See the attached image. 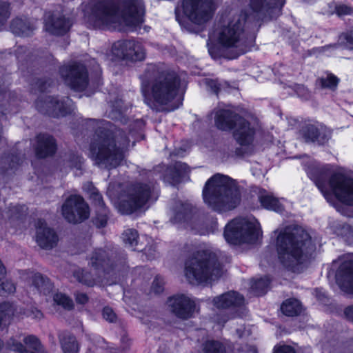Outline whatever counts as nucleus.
I'll return each mask as SVG.
<instances>
[{"label":"nucleus","instance_id":"obj_1","mask_svg":"<svg viewBox=\"0 0 353 353\" xmlns=\"http://www.w3.org/2000/svg\"><path fill=\"white\" fill-rule=\"evenodd\" d=\"M285 0H250V13L242 11L230 18L218 31L219 44L228 51L225 57L234 59L254 46L255 28L260 20L277 18Z\"/></svg>","mask_w":353,"mask_h":353},{"label":"nucleus","instance_id":"obj_2","mask_svg":"<svg viewBox=\"0 0 353 353\" xmlns=\"http://www.w3.org/2000/svg\"><path fill=\"white\" fill-rule=\"evenodd\" d=\"M144 13L141 0H91L85 8V20L90 28L104 29L121 19L138 26L143 22Z\"/></svg>","mask_w":353,"mask_h":353},{"label":"nucleus","instance_id":"obj_3","mask_svg":"<svg viewBox=\"0 0 353 353\" xmlns=\"http://www.w3.org/2000/svg\"><path fill=\"white\" fill-rule=\"evenodd\" d=\"M88 125L97 126L90 143V157L99 168L111 170L121 165L130 144L127 134L110 122L88 119Z\"/></svg>","mask_w":353,"mask_h":353},{"label":"nucleus","instance_id":"obj_4","mask_svg":"<svg viewBox=\"0 0 353 353\" xmlns=\"http://www.w3.org/2000/svg\"><path fill=\"white\" fill-rule=\"evenodd\" d=\"M144 102L152 110L171 103L178 98L181 79L174 71L150 64L140 75Z\"/></svg>","mask_w":353,"mask_h":353},{"label":"nucleus","instance_id":"obj_5","mask_svg":"<svg viewBox=\"0 0 353 353\" xmlns=\"http://www.w3.org/2000/svg\"><path fill=\"white\" fill-rule=\"evenodd\" d=\"M275 246L281 264L293 272H300L301 265L315 250L310 234L300 228L281 231Z\"/></svg>","mask_w":353,"mask_h":353},{"label":"nucleus","instance_id":"obj_6","mask_svg":"<svg viewBox=\"0 0 353 353\" xmlns=\"http://www.w3.org/2000/svg\"><path fill=\"white\" fill-rule=\"evenodd\" d=\"M203 197L210 208L219 212L233 210L241 201L235 181L221 174H216L208 180L203 190Z\"/></svg>","mask_w":353,"mask_h":353},{"label":"nucleus","instance_id":"obj_7","mask_svg":"<svg viewBox=\"0 0 353 353\" xmlns=\"http://www.w3.org/2000/svg\"><path fill=\"white\" fill-rule=\"evenodd\" d=\"M223 273V266L217 254L208 250L194 252L185 263V276L193 285L216 280Z\"/></svg>","mask_w":353,"mask_h":353},{"label":"nucleus","instance_id":"obj_8","mask_svg":"<svg viewBox=\"0 0 353 353\" xmlns=\"http://www.w3.org/2000/svg\"><path fill=\"white\" fill-rule=\"evenodd\" d=\"M329 170L327 166L319 170L316 176L311 175L310 178L322 192L327 201L334 196L339 201L348 205H353V179L340 172L333 173L326 183L323 175Z\"/></svg>","mask_w":353,"mask_h":353},{"label":"nucleus","instance_id":"obj_9","mask_svg":"<svg viewBox=\"0 0 353 353\" xmlns=\"http://www.w3.org/2000/svg\"><path fill=\"white\" fill-rule=\"evenodd\" d=\"M214 123L216 127L223 131L234 129L233 137L239 145L249 146L252 144L256 129L254 125L236 112L230 110H219L216 112Z\"/></svg>","mask_w":353,"mask_h":353},{"label":"nucleus","instance_id":"obj_10","mask_svg":"<svg viewBox=\"0 0 353 353\" xmlns=\"http://www.w3.org/2000/svg\"><path fill=\"white\" fill-rule=\"evenodd\" d=\"M223 234L230 244H255L260 238L261 231L259 223L255 219L239 217L225 225Z\"/></svg>","mask_w":353,"mask_h":353},{"label":"nucleus","instance_id":"obj_11","mask_svg":"<svg viewBox=\"0 0 353 353\" xmlns=\"http://www.w3.org/2000/svg\"><path fill=\"white\" fill-rule=\"evenodd\" d=\"M157 197L155 183L137 182L128 189L127 199L121 202L119 210L123 214H132L143 208L150 200L156 201Z\"/></svg>","mask_w":353,"mask_h":353},{"label":"nucleus","instance_id":"obj_12","mask_svg":"<svg viewBox=\"0 0 353 353\" xmlns=\"http://www.w3.org/2000/svg\"><path fill=\"white\" fill-rule=\"evenodd\" d=\"M213 303L219 309H230L234 310L229 316L228 315L221 316L217 314L216 321L219 324H224L230 318L243 317L246 310L243 308L245 303L244 296L235 291H230L214 298Z\"/></svg>","mask_w":353,"mask_h":353},{"label":"nucleus","instance_id":"obj_13","mask_svg":"<svg viewBox=\"0 0 353 353\" xmlns=\"http://www.w3.org/2000/svg\"><path fill=\"white\" fill-rule=\"evenodd\" d=\"M59 74L65 84L75 91H83L88 85L89 77L86 67L79 62L63 65Z\"/></svg>","mask_w":353,"mask_h":353},{"label":"nucleus","instance_id":"obj_14","mask_svg":"<svg viewBox=\"0 0 353 353\" xmlns=\"http://www.w3.org/2000/svg\"><path fill=\"white\" fill-rule=\"evenodd\" d=\"M182 8L184 14L195 24H203L212 17L211 0H183Z\"/></svg>","mask_w":353,"mask_h":353},{"label":"nucleus","instance_id":"obj_15","mask_svg":"<svg viewBox=\"0 0 353 353\" xmlns=\"http://www.w3.org/2000/svg\"><path fill=\"white\" fill-rule=\"evenodd\" d=\"M112 52L118 59L132 62L143 61L145 57V50L143 44L136 40L115 42L112 47Z\"/></svg>","mask_w":353,"mask_h":353},{"label":"nucleus","instance_id":"obj_16","mask_svg":"<svg viewBox=\"0 0 353 353\" xmlns=\"http://www.w3.org/2000/svg\"><path fill=\"white\" fill-rule=\"evenodd\" d=\"M62 214L69 223H80L89 217V207L81 196L71 195L62 205Z\"/></svg>","mask_w":353,"mask_h":353},{"label":"nucleus","instance_id":"obj_17","mask_svg":"<svg viewBox=\"0 0 353 353\" xmlns=\"http://www.w3.org/2000/svg\"><path fill=\"white\" fill-rule=\"evenodd\" d=\"M69 101V98H67L65 101L64 99L59 100L52 96H45L39 97L35 105L41 113L53 117H64L70 112L71 108L68 104Z\"/></svg>","mask_w":353,"mask_h":353},{"label":"nucleus","instance_id":"obj_18","mask_svg":"<svg viewBox=\"0 0 353 353\" xmlns=\"http://www.w3.org/2000/svg\"><path fill=\"white\" fill-rule=\"evenodd\" d=\"M167 305L174 315L183 320L191 318L196 307L195 302L184 294H176L168 298Z\"/></svg>","mask_w":353,"mask_h":353},{"label":"nucleus","instance_id":"obj_19","mask_svg":"<svg viewBox=\"0 0 353 353\" xmlns=\"http://www.w3.org/2000/svg\"><path fill=\"white\" fill-rule=\"evenodd\" d=\"M300 134L305 142H316L323 145L331 138V130L323 125L307 123L302 126Z\"/></svg>","mask_w":353,"mask_h":353},{"label":"nucleus","instance_id":"obj_20","mask_svg":"<svg viewBox=\"0 0 353 353\" xmlns=\"http://www.w3.org/2000/svg\"><path fill=\"white\" fill-rule=\"evenodd\" d=\"M37 234L36 241L43 249H52L57 245L58 236L51 228L46 226V223L43 219H38L35 223Z\"/></svg>","mask_w":353,"mask_h":353},{"label":"nucleus","instance_id":"obj_21","mask_svg":"<svg viewBox=\"0 0 353 353\" xmlns=\"http://www.w3.org/2000/svg\"><path fill=\"white\" fill-rule=\"evenodd\" d=\"M336 281L341 290L353 294V260L343 261L336 273Z\"/></svg>","mask_w":353,"mask_h":353},{"label":"nucleus","instance_id":"obj_22","mask_svg":"<svg viewBox=\"0 0 353 353\" xmlns=\"http://www.w3.org/2000/svg\"><path fill=\"white\" fill-rule=\"evenodd\" d=\"M23 343L26 346L11 338L7 341V345L12 350L19 353H46L39 340L34 335L26 336Z\"/></svg>","mask_w":353,"mask_h":353},{"label":"nucleus","instance_id":"obj_23","mask_svg":"<svg viewBox=\"0 0 353 353\" xmlns=\"http://www.w3.org/2000/svg\"><path fill=\"white\" fill-rule=\"evenodd\" d=\"M72 23L63 16L51 15L45 21V30L54 35H63L68 32Z\"/></svg>","mask_w":353,"mask_h":353},{"label":"nucleus","instance_id":"obj_24","mask_svg":"<svg viewBox=\"0 0 353 353\" xmlns=\"http://www.w3.org/2000/svg\"><path fill=\"white\" fill-rule=\"evenodd\" d=\"M57 150V144L53 137L49 134H39L37 137L36 155L39 158L51 156Z\"/></svg>","mask_w":353,"mask_h":353},{"label":"nucleus","instance_id":"obj_25","mask_svg":"<svg viewBox=\"0 0 353 353\" xmlns=\"http://www.w3.org/2000/svg\"><path fill=\"white\" fill-rule=\"evenodd\" d=\"M195 210L188 203L177 201L173 208V216L171 221L174 223H188L194 218Z\"/></svg>","mask_w":353,"mask_h":353},{"label":"nucleus","instance_id":"obj_26","mask_svg":"<svg viewBox=\"0 0 353 353\" xmlns=\"http://www.w3.org/2000/svg\"><path fill=\"white\" fill-rule=\"evenodd\" d=\"M90 264L96 270L102 269L104 271H108L109 268L113 269V263L111 262L107 252L102 249H96L93 252Z\"/></svg>","mask_w":353,"mask_h":353},{"label":"nucleus","instance_id":"obj_27","mask_svg":"<svg viewBox=\"0 0 353 353\" xmlns=\"http://www.w3.org/2000/svg\"><path fill=\"white\" fill-rule=\"evenodd\" d=\"M17 312L16 305L10 301L0 303V328L7 327Z\"/></svg>","mask_w":353,"mask_h":353},{"label":"nucleus","instance_id":"obj_28","mask_svg":"<svg viewBox=\"0 0 353 353\" xmlns=\"http://www.w3.org/2000/svg\"><path fill=\"white\" fill-rule=\"evenodd\" d=\"M36 26L34 23H31L27 19L20 18L14 19L10 25L12 32L18 36L28 37L31 35Z\"/></svg>","mask_w":353,"mask_h":353},{"label":"nucleus","instance_id":"obj_29","mask_svg":"<svg viewBox=\"0 0 353 353\" xmlns=\"http://www.w3.org/2000/svg\"><path fill=\"white\" fill-rule=\"evenodd\" d=\"M259 200L261 205L268 210H274L277 212L283 211V207L279 201L272 194L267 193L265 190L260 192Z\"/></svg>","mask_w":353,"mask_h":353},{"label":"nucleus","instance_id":"obj_30","mask_svg":"<svg viewBox=\"0 0 353 353\" xmlns=\"http://www.w3.org/2000/svg\"><path fill=\"white\" fill-rule=\"evenodd\" d=\"M59 340L64 353H78L79 344L74 335L63 333L59 335Z\"/></svg>","mask_w":353,"mask_h":353},{"label":"nucleus","instance_id":"obj_31","mask_svg":"<svg viewBox=\"0 0 353 353\" xmlns=\"http://www.w3.org/2000/svg\"><path fill=\"white\" fill-rule=\"evenodd\" d=\"M33 285L43 294H49L52 290L53 285L50 279L43 276L40 273H35L32 276Z\"/></svg>","mask_w":353,"mask_h":353},{"label":"nucleus","instance_id":"obj_32","mask_svg":"<svg viewBox=\"0 0 353 353\" xmlns=\"http://www.w3.org/2000/svg\"><path fill=\"white\" fill-rule=\"evenodd\" d=\"M281 309L285 315L294 316L301 313V304L298 300L290 299L283 303Z\"/></svg>","mask_w":353,"mask_h":353},{"label":"nucleus","instance_id":"obj_33","mask_svg":"<svg viewBox=\"0 0 353 353\" xmlns=\"http://www.w3.org/2000/svg\"><path fill=\"white\" fill-rule=\"evenodd\" d=\"M270 283V279L268 276L254 280L251 283V291L257 296L264 295L268 290Z\"/></svg>","mask_w":353,"mask_h":353},{"label":"nucleus","instance_id":"obj_34","mask_svg":"<svg viewBox=\"0 0 353 353\" xmlns=\"http://www.w3.org/2000/svg\"><path fill=\"white\" fill-rule=\"evenodd\" d=\"M339 79L332 74H328L325 77H320L316 80L315 86L318 89H330L334 90Z\"/></svg>","mask_w":353,"mask_h":353},{"label":"nucleus","instance_id":"obj_35","mask_svg":"<svg viewBox=\"0 0 353 353\" xmlns=\"http://www.w3.org/2000/svg\"><path fill=\"white\" fill-rule=\"evenodd\" d=\"M87 186L90 198L92 200L95 209L105 207V205L104 203L103 197L98 190L94 188L91 183H88Z\"/></svg>","mask_w":353,"mask_h":353},{"label":"nucleus","instance_id":"obj_36","mask_svg":"<svg viewBox=\"0 0 353 353\" xmlns=\"http://www.w3.org/2000/svg\"><path fill=\"white\" fill-rule=\"evenodd\" d=\"M205 83L208 88L216 94L230 88V85L227 81H221L218 79H207Z\"/></svg>","mask_w":353,"mask_h":353},{"label":"nucleus","instance_id":"obj_37","mask_svg":"<svg viewBox=\"0 0 353 353\" xmlns=\"http://www.w3.org/2000/svg\"><path fill=\"white\" fill-rule=\"evenodd\" d=\"M27 208L24 205L10 206L6 212V216L9 219H19L26 213Z\"/></svg>","mask_w":353,"mask_h":353},{"label":"nucleus","instance_id":"obj_38","mask_svg":"<svg viewBox=\"0 0 353 353\" xmlns=\"http://www.w3.org/2000/svg\"><path fill=\"white\" fill-rule=\"evenodd\" d=\"M96 210V216L94 219V223L98 228L105 227L107 224L109 210L105 207H102L100 208L95 209Z\"/></svg>","mask_w":353,"mask_h":353},{"label":"nucleus","instance_id":"obj_39","mask_svg":"<svg viewBox=\"0 0 353 353\" xmlns=\"http://www.w3.org/2000/svg\"><path fill=\"white\" fill-rule=\"evenodd\" d=\"M203 346V353H225L224 347L218 341H208Z\"/></svg>","mask_w":353,"mask_h":353},{"label":"nucleus","instance_id":"obj_40","mask_svg":"<svg viewBox=\"0 0 353 353\" xmlns=\"http://www.w3.org/2000/svg\"><path fill=\"white\" fill-rule=\"evenodd\" d=\"M139 234L136 230L128 229L122 234V239L125 244L133 247L137 245Z\"/></svg>","mask_w":353,"mask_h":353},{"label":"nucleus","instance_id":"obj_41","mask_svg":"<svg viewBox=\"0 0 353 353\" xmlns=\"http://www.w3.org/2000/svg\"><path fill=\"white\" fill-rule=\"evenodd\" d=\"M74 276L77 280L88 286H92L95 284V280L90 273L84 270H78L74 273Z\"/></svg>","mask_w":353,"mask_h":353},{"label":"nucleus","instance_id":"obj_42","mask_svg":"<svg viewBox=\"0 0 353 353\" xmlns=\"http://www.w3.org/2000/svg\"><path fill=\"white\" fill-rule=\"evenodd\" d=\"M56 304L62 306L64 309L71 310L73 308L74 304L71 299L62 293H57L53 297Z\"/></svg>","mask_w":353,"mask_h":353},{"label":"nucleus","instance_id":"obj_43","mask_svg":"<svg viewBox=\"0 0 353 353\" xmlns=\"http://www.w3.org/2000/svg\"><path fill=\"white\" fill-rule=\"evenodd\" d=\"M16 292V286L11 281L6 280L0 283V296L6 297Z\"/></svg>","mask_w":353,"mask_h":353},{"label":"nucleus","instance_id":"obj_44","mask_svg":"<svg viewBox=\"0 0 353 353\" xmlns=\"http://www.w3.org/2000/svg\"><path fill=\"white\" fill-rule=\"evenodd\" d=\"M340 233L347 244H353V226L348 224L343 225Z\"/></svg>","mask_w":353,"mask_h":353},{"label":"nucleus","instance_id":"obj_45","mask_svg":"<svg viewBox=\"0 0 353 353\" xmlns=\"http://www.w3.org/2000/svg\"><path fill=\"white\" fill-rule=\"evenodd\" d=\"M9 17V5L6 2L0 1V26L6 21Z\"/></svg>","mask_w":353,"mask_h":353},{"label":"nucleus","instance_id":"obj_46","mask_svg":"<svg viewBox=\"0 0 353 353\" xmlns=\"http://www.w3.org/2000/svg\"><path fill=\"white\" fill-rule=\"evenodd\" d=\"M164 281L161 276H157L153 281L151 290L155 294H159L163 291Z\"/></svg>","mask_w":353,"mask_h":353},{"label":"nucleus","instance_id":"obj_47","mask_svg":"<svg viewBox=\"0 0 353 353\" xmlns=\"http://www.w3.org/2000/svg\"><path fill=\"white\" fill-rule=\"evenodd\" d=\"M335 12L339 16L347 15L353 13V8L345 4H339L335 6Z\"/></svg>","mask_w":353,"mask_h":353},{"label":"nucleus","instance_id":"obj_48","mask_svg":"<svg viewBox=\"0 0 353 353\" xmlns=\"http://www.w3.org/2000/svg\"><path fill=\"white\" fill-rule=\"evenodd\" d=\"M53 81L52 80H42L38 79L35 83L34 88H37L40 92H45L48 88L52 86Z\"/></svg>","mask_w":353,"mask_h":353},{"label":"nucleus","instance_id":"obj_49","mask_svg":"<svg viewBox=\"0 0 353 353\" xmlns=\"http://www.w3.org/2000/svg\"><path fill=\"white\" fill-rule=\"evenodd\" d=\"M102 315L104 319L109 322H114L117 319V316L112 308L105 307L103 308Z\"/></svg>","mask_w":353,"mask_h":353},{"label":"nucleus","instance_id":"obj_50","mask_svg":"<svg viewBox=\"0 0 353 353\" xmlns=\"http://www.w3.org/2000/svg\"><path fill=\"white\" fill-rule=\"evenodd\" d=\"M70 166L80 170L83 163V159L77 154H72L70 158Z\"/></svg>","mask_w":353,"mask_h":353},{"label":"nucleus","instance_id":"obj_51","mask_svg":"<svg viewBox=\"0 0 353 353\" xmlns=\"http://www.w3.org/2000/svg\"><path fill=\"white\" fill-rule=\"evenodd\" d=\"M174 168L176 172H178L179 175H183L190 172V168L188 165L185 163L176 162L174 164Z\"/></svg>","mask_w":353,"mask_h":353},{"label":"nucleus","instance_id":"obj_52","mask_svg":"<svg viewBox=\"0 0 353 353\" xmlns=\"http://www.w3.org/2000/svg\"><path fill=\"white\" fill-rule=\"evenodd\" d=\"M274 353H296L294 349L290 345H281L274 347Z\"/></svg>","mask_w":353,"mask_h":353},{"label":"nucleus","instance_id":"obj_53","mask_svg":"<svg viewBox=\"0 0 353 353\" xmlns=\"http://www.w3.org/2000/svg\"><path fill=\"white\" fill-rule=\"evenodd\" d=\"M26 315L34 319H41L43 317L42 312L37 308H31L27 311Z\"/></svg>","mask_w":353,"mask_h":353},{"label":"nucleus","instance_id":"obj_54","mask_svg":"<svg viewBox=\"0 0 353 353\" xmlns=\"http://www.w3.org/2000/svg\"><path fill=\"white\" fill-rule=\"evenodd\" d=\"M75 299L77 303L85 304L88 301V296L85 293L77 292L75 293Z\"/></svg>","mask_w":353,"mask_h":353},{"label":"nucleus","instance_id":"obj_55","mask_svg":"<svg viewBox=\"0 0 353 353\" xmlns=\"http://www.w3.org/2000/svg\"><path fill=\"white\" fill-rule=\"evenodd\" d=\"M344 316L347 321L353 323V305H349L344 309Z\"/></svg>","mask_w":353,"mask_h":353},{"label":"nucleus","instance_id":"obj_56","mask_svg":"<svg viewBox=\"0 0 353 353\" xmlns=\"http://www.w3.org/2000/svg\"><path fill=\"white\" fill-rule=\"evenodd\" d=\"M22 163V159L17 156H12L10 159L8 168L14 169Z\"/></svg>","mask_w":353,"mask_h":353},{"label":"nucleus","instance_id":"obj_57","mask_svg":"<svg viewBox=\"0 0 353 353\" xmlns=\"http://www.w3.org/2000/svg\"><path fill=\"white\" fill-rule=\"evenodd\" d=\"M175 14H176V20L180 22V16H179V8H176L175 9Z\"/></svg>","mask_w":353,"mask_h":353},{"label":"nucleus","instance_id":"obj_58","mask_svg":"<svg viewBox=\"0 0 353 353\" xmlns=\"http://www.w3.org/2000/svg\"><path fill=\"white\" fill-rule=\"evenodd\" d=\"M177 101L179 102V103L177 105H174V108H172V110L174 109H176V108H178L179 105L181 104V97H179V99H177Z\"/></svg>","mask_w":353,"mask_h":353}]
</instances>
